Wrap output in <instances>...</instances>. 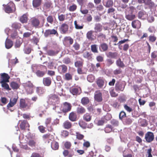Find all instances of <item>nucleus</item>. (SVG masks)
I'll list each match as a JSON object with an SVG mask.
<instances>
[{
    "instance_id": "1",
    "label": "nucleus",
    "mask_w": 157,
    "mask_h": 157,
    "mask_svg": "<svg viewBox=\"0 0 157 157\" xmlns=\"http://www.w3.org/2000/svg\"><path fill=\"white\" fill-rule=\"evenodd\" d=\"M72 107V105L70 103L67 102H64L61 105V111L63 113H66L71 110Z\"/></svg>"
},
{
    "instance_id": "2",
    "label": "nucleus",
    "mask_w": 157,
    "mask_h": 157,
    "mask_svg": "<svg viewBox=\"0 0 157 157\" xmlns=\"http://www.w3.org/2000/svg\"><path fill=\"white\" fill-rule=\"evenodd\" d=\"M126 84L124 82L118 81L117 82L115 86V90L118 92L123 91L124 90Z\"/></svg>"
},
{
    "instance_id": "3",
    "label": "nucleus",
    "mask_w": 157,
    "mask_h": 157,
    "mask_svg": "<svg viewBox=\"0 0 157 157\" xmlns=\"http://www.w3.org/2000/svg\"><path fill=\"white\" fill-rule=\"evenodd\" d=\"M29 24L33 27L38 28L40 24L39 19L36 17H33L30 18L29 21Z\"/></svg>"
},
{
    "instance_id": "4",
    "label": "nucleus",
    "mask_w": 157,
    "mask_h": 157,
    "mask_svg": "<svg viewBox=\"0 0 157 157\" xmlns=\"http://www.w3.org/2000/svg\"><path fill=\"white\" fill-rule=\"evenodd\" d=\"M25 89L28 94H32L33 92V84L30 81L26 83L24 85Z\"/></svg>"
},
{
    "instance_id": "5",
    "label": "nucleus",
    "mask_w": 157,
    "mask_h": 157,
    "mask_svg": "<svg viewBox=\"0 0 157 157\" xmlns=\"http://www.w3.org/2000/svg\"><path fill=\"white\" fill-rule=\"evenodd\" d=\"M15 9V5L13 3H9L5 8V11L8 13H12Z\"/></svg>"
},
{
    "instance_id": "6",
    "label": "nucleus",
    "mask_w": 157,
    "mask_h": 157,
    "mask_svg": "<svg viewBox=\"0 0 157 157\" xmlns=\"http://www.w3.org/2000/svg\"><path fill=\"white\" fill-rule=\"evenodd\" d=\"M154 139V135L152 132H148L145 134V139L147 143H150L152 142Z\"/></svg>"
},
{
    "instance_id": "7",
    "label": "nucleus",
    "mask_w": 157,
    "mask_h": 157,
    "mask_svg": "<svg viewBox=\"0 0 157 157\" xmlns=\"http://www.w3.org/2000/svg\"><path fill=\"white\" fill-rule=\"evenodd\" d=\"M31 104L28 105L26 103V101L24 99L21 98L20 100L19 106L21 109H29L31 107Z\"/></svg>"
},
{
    "instance_id": "8",
    "label": "nucleus",
    "mask_w": 157,
    "mask_h": 157,
    "mask_svg": "<svg viewBox=\"0 0 157 157\" xmlns=\"http://www.w3.org/2000/svg\"><path fill=\"white\" fill-rule=\"evenodd\" d=\"M10 77L6 73H3L0 74V83L9 82Z\"/></svg>"
},
{
    "instance_id": "9",
    "label": "nucleus",
    "mask_w": 157,
    "mask_h": 157,
    "mask_svg": "<svg viewBox=\"0 0 157 157\" xmlns=\"http://www.w3.org/2000/svg\"><path fill=\"white\" fill-rule=\"evenodd\" d=\"M58 35L57 31L56 30L53 29H48L46 30L44 33V36L45 37H48L50 35Z\"/></svg>"
},
{
    "instance_id": "10",
    "label": "nucleus",
    "mask_w": 157,
    "mask_h": 157,
    "mask_svg": "<svg viewBox=\"0 0 157 157\" xmlns=\"http://www.w3.org/2000/svg\"><path fill=\"white\" fill-rule=\"evenodd\" d=\"M19 122H21L20 123L19 126L21 130H25L26 128H29V124L26 120H20Z\"/></svg>"
},
{
    "instance_id": "11",
    "label": "nucleus",
    "mask_w": 157,
    "mask_h": 157,
    "mask_svg": "<svg viewBox=\"0 0 157 157\" xmlns=\"http://www.w3.org/2000/svg\"><path fill=\"white\" fill-rule=\"evenodd\" d=\"M95 100L98 102H101L102 100V93L100 90H96L94 93Z\"/></svg>"
},
{
    "instance_id": "12",
    "label": "nucleus",
    "mask_w": 157,
    "mask_h": 157,
    "mask_svg": "<svg viewBox=\"0 0 157 157\" xmlns=\"http://www.w3.org/2000/svg\"><path fill=\"white\" fill-rule=\"evenodd\" d=\"M131 25L133 28L138 29L141 27V22L139 20H135L132 21Z\"/></svg>"
},
{
    "instance_id": "13",
    "label": "nucleus",
    "mask_w": 157,
    "mask_h": 157,
    "mask_svg": "<svg viewBox=\"0 0 157 157\" xmlns=\"http://www.w3.org/2000/svg\"><path fill=\"white\" fill-rule=\"evenodd\" d=\"M147 16L148 15L146 12L145 11L142 10L139 12L137 16L139 19L144 20L147 18Z\"/></svg>"
},
{
    "instance_id": "14",
    "label": "nucleus",
    "mask_w": 157,
    "mask_h": 157,
    "mask_svg": "<svg viewBox=\"0 0 157 157\" xmlns=\"http://www.w3.org/2000/svg\"><path fill=\"white\" fill-rule=\"evenodd\" d=\"M58 72L61 74L65 73L67 70V67L64 64L59 66L58 67Z\"/></svg>"
},
{
    "instance_id": "15",
    "label": "nucleus",
    "mask_w": 157,
    "mask_h": 157,
    "mask_svg": "<svg viewBox=\"0 0 157 157\" xmlns=\"http://www.w3.org/2000/svg\"><path fill=\"white\" fill-rule=\"evenodd\" d=\"M68 30V26L66 23L62 24L60 28V30L62 33L66 34L67 33Z\"/></svg>"
},
{
    "instance_id": "16",
    "label": "nucleus",
    "mask_w": 157,
    "mask_h": 157,
    "mask_svg": "<svg viewBox=\"0 0 157 157\" xmlns=\"http://www.w3.org/2000/svg\"><path fill=\"white\" fill-rule=\"evenodd\" d=\"M52 83V80L49 77H46L43 78V84L47 86H50Z\"/></svg>"
},
{
    "instance_id": "17",
    "label": "nucleus",
    "mask_w": 157,
    "mask_h": 157,
    "mask_svg": "<svg viewBox=\"0 0 157 157\" xmlns=\"http://www.w3.org/2000/svg\"><path fill=\"white\" fill-rule=\"evenodd\" d=\"M86 112L85 108L82 106L79 105L76 109V112L78 114H82Z\"/></svg>"
},
{
    "instance_id": "18",
    "label": "nucleus",
    "mask_w": 157,
    "mask_h": 157,
    "mask_svg": "<svg viewBox=\"0 0 157 157\" xmlns=\"http://www.w3.org/2000/svg\"><path fill=\"white\" fill-rule=\"evenodd\" d=\"M69 119L71 121L74 122L77 120V116L74 112H72L70 113L69 115Z\"/></svg>"
},
{
    "instance_id": "19",
    "label": "nucleus",
    "mask_w": 157,
    "mask_h": 157,
    "mask_svg": "<svg viewBox=\"0 0 157 157\" xmlns=\"http://www.w3.org/2000/svg\"><path fill=\"white\" fill-rule=\"evenodd\" d=\"M93 54L88 51H85L83 52V56L85 58L87 59L88 60H91L92 58Z\"/></svg>"
},
{
    "instance_id": "20",
    "label": "nucleus",
    "mask_w": 157,
    "mask_h": 157,
    "mask_svg": "<svg viewBox=\"0 0 157 157\" xmlns=\"http://www.w3.org/2000/svg\"><path fill=\"white\" fill-rule=\"evenodd\" d=\"M96 83L99 88H102L104 85V80L101 78H99L97 79Z\"/></svg>"
},
{
    "instance_id": "21",
    "label": "nucleus",
    "mask_w": 157,
    "mask_h": 157,
    "mask_svg": "<svg viewBox=\"0 0 157 157\" xmlns=\"http://www.w3.org/2000/svg\"><path fill=\"white\" fill-rule=\"evenodd\" d=\"M95 33L99 32L102 30V26L100 23H97L95 24L94 28Z\"/></svg>"
},
{
    "instance_id": "22",
    "label": "nucleus",
    "mask_w": 157,
    "mask_h": 157,
    "mask_svg": "<svg viewBox=\"0 0 157 157\" xmlns=\"http://www.w3.org/2000/svg\"><path fill=\"white\" fill-rule=\"evenodd\" d=\"M93 31L90 30L87 32L86 33V36L87 38L90 40L93 41L94 40V36L93 35Z\"/></svg>"
},
{
    "instance_id": "23",
    "label": "nucleus",
    "mask_w": 157,
    "mask_h": 157,
    "mask_svg": "<svg viewBox=\"0 0 157 157\" xmlns=\"http://www.w3.org/2000/svg\"><path fill=\"white\" fill-rule=\"evenodd\" d=\"M5 44L6 48L7 49H9L11 48L13 46V42L9 39L7 38Z\"/></svg>"
},
{
    "instance_id": "24",
    "label": "nucleus",
    "mask_w": 157,
    "mask_h": 157,
    "mask_svg": "<svg viewBox=\"0 0 157 157\" xmlns=\"http://www.w3.org/2000/svg\"><path fill=\"white\" fill-rule=\"evenodd\" d=\"M108 47L107 44L105 43H102L100 46L99 48L101 51L105 52L108 49Z\"/></svg>"
},
{
    "instance_id": "25",
    "label": "nucleus",
    "mask_w": 157,
    "mask_h": 157,
    "mask_svg": "<svg viewBox=\"0 0 157 157\" xmlns=\"http://www.w3.org/2000/svg\"><path fill=\"white\" fill-rule=\"evenodd\" d=\"M20 21L22 23H26L28 20V16L26 14H24L20 18Z\"/></svg>"
},
{
    "instance_id": "26",
    "label": "nucleus",
    "mask_w": 157,
    "mask_h": 157,
    "mask_svg": "<svg viewBox=\"0 0 157 157\" xmlns=\"http://www.w3.org/2000/svg\"><path fill=\"white\" fill-rule=\"evenodd\" d=\"M36 92L38 95H40L44 93L45 90L43 87L39 86L36 87Z\"/></svg>"
},
{
    "instance_id": "27",
    "label": "nucleus",
    "mask_w": 157,
    "mask_h": 157,
    "mask_svg": "<svg viewBox=\"0 0 157 157\" xmlns=\"http://www.w3.org/2000/svg\"><path fill=\"white\" fill-rule=\"evenodd\" d=\"M106 56L108 57L115 59L118 56V53L116 52H109L106 54Z\"/></svg>"
},
{
    "instance_id": "28",
    "label": "nucleus",
    "mask_w": 157,
    "mask_h": 157,
    "mask_svg": "<svg viewBox=\"0 0 157 157\" xmlns=\"http://www.w3.org/2000/svg\"><path fill=\"white\" fill-rule=\"evenodd\" d=\"M42 0H33V7L36 8L39 7L41 4Z\"/></svg>"
},
{
    "instance_id": "29",
    "label": "nucleus",
    "mask_w": 157,
    "mask_h": 157,
    "mask_svg": "<svg viewBox=\"0 0 157 157\" xmlns=\"http://www.w3.org/2000/svg\"><path fill=\"white\" fill-rule=\"evenodd\" d=\"M63 126L65 129H69L71 127L72 124L68 121H66L63 123Z\"/></svg>"
},
{
    "instance_id": "30",
    "label": "nucleus",
    "mask_w": 157,
    "mask_h": 157,
    "mask_svg": "<svg viewBox=\"0 0 157 157\" xmlns=\"http://www.w3.org/2000/svg\"><path fill=\"white\" fill-rule=\"evenodd\" d=\"M139 123L140 126L146 127L147 125V122L145 119H140L139 121Z\"/></svg>"
},
{
    "instance_id": "31",
    "label": "nucleus",
    "mask_w": 157,
    "mask_h": 157,
    "mask_svg": "<svg viewBox=\"0 0 157 157\" xmlns=\"http://www.w3.org/2000/svg\"><path fill=\"white\" fill-rule=\"evenodd\" d=\"M144 3L145 5L148 6L150 8H152L155 6V4L151 0H146L144 2Z\"/></svg>"
},
{
    "instance_id": "32",
    "label": "nucleus",
    "mask_w": 157,
    "mask_h": 157,
    "mask_svg": "<svg viewBox=\"0 0 157 157\" xmlns=\"http://www.w3.org/2000/svg\"><path fill=\"white\" fill-rule=\"evenodd\" d=\"M81 102L82 105H84L88 104L90 102V100L88 97H84L82 98Z\"/></svg>"
},
{
    "instance_id": "33",
    "label": "nucleus",
    "mask_w": 157,
    "mask_h": 157,
    "mask_svg": "<svg viewBox=\"0 0 157 157\" xmlns=\"http://www.w3.org/2000/svg\"><path fill=\"white\" fill-rule=\"evenodd\" d=\"M51 147L54 150H57L59 148V145L58 143L55 141H53L51 143Z\"/></svg>"
},
{
    "instance_id": "34",
    "label": "nucleus",
    "mask_w": 157,
    "mask_h": 157,
    "mask_svg": "<svg viewBox=\"0 0 157 157\" xmlns=\"http://www.w3.org/2000/svg\"><path fill=\"white\" fill-rule=\"evenodd\" d=\"M114 62V61L111 59H108L105 61V65L106 67H109L113 64Z\"/></svg>"
},
{
    "instance_id": "35",
    "label": "nucleus",
    "mask_w": 157,
    "mask_h": 157,
    "mask_svg": "<svg viewBox=\"0 0 157 157\" xmlns=\"http://www.w3.org/2000/svg\"><path fill=\"white\" fill-rule=\"evenodd\" d=\"M83 63V60L81 59V61H77L75 63V66L77 68L82 67Z\"/></svg>"
},
{
    "instance_id": "36",
    "label": "nucleus",
    "mask_w": 157,
    "mask_h": 157,
    "mask_svg": "<svg viewBox=\"0 0 157 157\" xmlns=\"http://www.w3.org/2000/svg\"><path fill=\"white\" fill-rule=\"evenodd\" d=\"M91 116L88 113H86L83 116V119L86 122L90 121L91 119Z\"/></svg>"
},
{
    "instance_id": "37",
    "label": "nucleus",
    "mask_w": 157,
    "mask_h": 157,
    "mask_svg": "<svg viewBox=\"0 0 157 157\" xmlns=\"http://www.w3.org/2000/svg\"><path fill=\"white\" fill-rule=\"evenodd\" d=\"M27 144L31 147H35L36 146V142L33 140H30L27 142Z\"/></svg>"
},
{
    "instance_id": "38",
    "label": "nucleus",
    "mask_w": 157,
    "mask_h": 157,
    "mask_svg": "<svg viewBox=\"0 0 157 157\" xmlns=\"http://www.w3.org/2000/svg\"><path fill=\"white\" fill-rule=\"evenodd\" d=\"M125 17L129 21H132L135 18L136 15L133 14H128L126 15Z\"/></svg>"
},
{
    "instance_id": "39",
    "label": "nucleus",
    "mask_w": 157,
    "mask_h": 157,
    "mask_svg": "<svg viewBox=\"0 0 157 157\" xmlns=\"http://www.w3.org/2000/svg\"><path fill=\"white\" fill-rule=\"evenodd\" d=\"M64 40L66 43H69L70 45L72 44L73 43V40L70 36L65 37Z\"/></svg>"
},
{
    "instance_id": "40",
    "label": "nucleus",
    "mask_w": 157,
    "mask_h": 157,
    "mask_svg": "<svg viewBox=\"0 0 157 157\" xmlns=\"http://www.w3.org/2000/svg\"><path fill=\"white\" fill-rule=\"evenodd\" d=\"M113 2L112 0H106L104 4L105 7L109 8L112 6L113 5Z\"/></svg>"
},
{
    "instance_id": "41",
    "label": "nucleus",
    "mask_w": 157,
    "mask_h": 157,
    "mask_svg": "<svg viewBox=\"0 0 157 157\" xmlns=\"http://www.w3.org/2000/svg\"><path fill=\"white\" fill-rule=\"evenodd\" d=\"M113 129V127L111 125L108 124L106 125L104 128V131L106 133H109L111 132Z\"/></svg>"
},
{
    "instance_id": "42",
    "label": "nucleus",
    "mask_w": 157,
    "mask_h": 157,
    "mask_svg": "<svg viewBox=\"0 0 157 157\" xmlns=\"http://www.w3.org/2000/svg\"><path fill=\"white\" fill-rule=\"evenodd\" d=\"M64 79L67 81L71 80L72 79V75L69 73H67L65 74Z\"/></svg>"
},
{
    "instance_id": "43",
    "label": "nucleus",
    "mask_w": 157,
    "mask_h": 157,
    "mask_svg": "<svg viewBox=\"0 0 157 157\" xmlns=\"http://www.w3.org/2000/svg\"><path fill=\"white\" fill-rule=\"evenodd\" d=\"M91 51L94 53H98L97 45L96 44H92L91 46Z\"/></svg>"
},
{
    "instance_id": "44",
    "label": "nucleus",
    "mask_w": 157,
    "mask_h": 157,
    "mask_svg": "<svg viewBox=\"0 0 157 157\" xmlns=\"http://www.w3.org/2000/svg\"><path fill=\"white\" fill-rule=\"evenodd\" d=\"M116 64L119 67L123 68L125 67V65L123 62L121 61L120 58L119 59L116 61Z\"/></svg>"
},
{
    "instance_id": "45",
    "label": "nucleus",
    "mask_w": 157,
    "mask_h": 157,
    "mask_svg": "<svg viewBox=\"0 0 157 157\" xmlns=\"http://www.w3.org/2000/svg\"><path fill=\"white\" fill-rule=\"evenodd\" d=\"M74 25L75 29H82L84 26V25L82 24L81 25H80L79 24H78L76 21H75Z\"/></svg>"
},
{
    "instance_id": "46",
    "label": "nucleus",
    "mask_w": 157,
    "mask_h": 157,
    "mask_svg": "<svg viewBox=\"0 0 157 157\" xmlns=\"http://www.w3.org/2000/svg\"><path fill=\"white\" fill-rule=\"evenodd\" d=\"M45 73L44 71L40 70H37L36 72V75L39 77H43L45 75Z\"/></svg>"
},
{
    "instance_id": "47",
    "label": "nucleus",
    "mask_w": 157,
    "mask_h": 157,
    "mask_svg": "<svg viewBox=\"0 0 157 157\" xmlns=\"http://www.w3.org/2000/svg\"><path fill=\"white\" fill-rule=\"evenodd\" d=\"M77 8V6L75 4H73L71 5L69 7L67 8V9L71 12H74L76 10Z\"/></svg>"
},
{
    "instance_id": "48",
    "label": "nucleus",
    "mask_w": 157,
    "mask_h": 157,
    "mask_svg": "<svg viewBox=\"0 0 157 157\" xmlns=\"http://www.w3.org/2000/svg\"><path fill=\"white\" fill-rule=\"evenodd\" d=\"M21 24L20 23L14 22L12 25V27L15 29H19L20 28Z\"/></svg>"
},
{
    "instance_id": "49",
    "label": "nucleus",
    "mask_w": 157,
    "mask_h": 157,
    "mask_svg": "<svg viewBox=\"0 0 157 157\" xmlns=\"http://www.w3.org/2000/svg\"><path fill=\"white\" fill-rule=\"evenodd\" d=\"M58 98V96L57 95L54 94H51L49 96V100L52 101L55 100Z\"/></svg>"
},
{
    "instance_id": "50",
    "label": "nucleus",
    "mask_w": 157,
    "mask_h": 157,
    "mask_svg": "<svg viewBox=\"0 0 157 157\" xmlns=\"http://www.w3.org/2000/svg\"><path fill=\"white\" fill-rule=\"evenodd\" d=\"M109 93L111 96L112 97H115L118 95V94L115 92L114 88H111L109 90Z\"/></svg>"
},
{
    "instance_id": "51",
    "label": "nucleus",
    "mask_w": 157,
    "mask_h": 157,
    "mask_svg": "<svg viewBox=\"0 0 157 157\" xmlns=\"http://www.w3.org/2000/svg\"><path fill=\"white\" fill-rule=\"evenodd\" d=\"M10 86L13 89H17L19 88L18 84L16 82H12L11 83Z\"/></svg>"
},
{
    "instance_id": "52",
    "label": "nucleus",
    "mask_w": 157,
    "mask_h": 157,
    "mask_svg": "<svg viewBox=\"0 0 157 157\" xmlns=\"http://www.w3.org/2000/svg\"><path fill=\"white\" fill-rule=\"evenodd\" d=\"M78 124L83 129H85L87 127V123L83 121H80L78 122Z\"/></svg>"
},
{
    "instance_id": "53",
    "label": "nucleus",
    "mask_w": 157,
    "mask_h": 157,
    "mask_svg": "<svg viewBox=\"0 0 157 157\" xmlns=\"http://www.w3.org/2000/svg\"><path fill=\"white\" fill-rule=\"evenodd\" d=\"M7 82H3L0 83L1 84L2 87L4 89L6 90H10L11 89L10 88L9 85L7 83Z\"/></svg>"
},
{
    "instance_id": "54",
    "label": "nucleus",
    "mask_w": 157,
    "mask_h": 157,
    "mask_svg": "<svg viewBox=\"0 0 157 157\" xmlns=\"http://www.w3.org/2000/svg\"><path fill=\"white\" fill-rule=\"evenodd\" d=\"M76 138L79 140H82L84 138V136L78 132H76Z\"/></svg>"
},
{
    "instance_id": "55",
    "label": "nucleus",
    "mask_w": 157,
    "mask_h": 157,
    "mask_svg": "<svg viewBox=\"0 0 157 157\" xmlns=\"http://www.w3.org/2000/svg\"><path fill=\"white\" fill-rule=\"evenodd\" d=\"M151 56L152 59L157 61V51H154L152 52Z\"/></svg>"
},
{
    "instance_id": "56",
    "label": "nucleus",
    "mask_w": 157,
    "mask_h": 157,
    "mask_svg": "<svg viewBox=\"0 0 157 157\" xmlns=\"http://www.w3.org/2000/svg\"><path fill=\"white\" fill-rule=\"evenodd\" d=\"M70 91L74 95H76L78 94V89L77 88H72L70 90Z\"/></svg>"
},
{
    "instance_id": "57",
    "label": "nucleus",
    "mask_w": 157,
    "mask_h": 157,
    "mask_svg": "<svg viewBox=\"0 0 157 157\" xmlns=\"http://www.w3.org/2000/svg\"><path fill=\"white\" fill-rule=\"evenodd\" d=\"M64 145L66 149H68L71 148V144L70 142L66 141L65 142Z\"/></svg>"
},
{
    "instance_id": "58",
    "label": "nucleus",
    "mask_w": 157,
    "mask_h": 157,
    "mask_svg": "<svg viewBox=\"0 0 157 157\" xmlns=\"http://www.w3.org/2000/svg\"><path fill=\"white\" fill-rule=\"evenodd\" d=\"M51 134L47 133L43 135L42 138L43 140L45 141L47 140L50 138Z\"/></svg>"
},
{
    "instance_id": "59",
    "label": "nucleus",
    "mask_w": 157,
    "mask_h": 157,
    "mask_svg": "<svg viewBox=\"0 0 157 157\" xmlns=\"http://www.w3.org/2000/svg\"><path fill=\"white\" fill-rule=\"evenodd\" d=\"M63 63L66 64H68L71 63V61L70 58L66 57L63 59Z\"/></svg>"
},
{
    "instance_id": "60",
    "label": "nucleus",
    "mask_w": 157,
    "mask_h": 157,
    "mask_svg": "<svg viewBox=\"0 0 157 157\" xmlns=\"http://www.w3.org/2000/svg\"><path fill=\"white\" fill-rule=\"evenodd\" d=\"M87 79L89 82H92L95 79V77L92 75H90L88 76Z\"/></svg>"
},
{
    "instance_id": "61",
    "label": "nucleus",
    "mask_w": 157,
    "mask_h": 157,
    "mask_svg": "<svg viewBox=\"0 0 157 157\" xmlns=\"http://www.w3.org/2000/svg\"><path fill=\"white\" fill-rule=\"evenodd\" d=\"M47 53L48 55L49 56H54L56 55L58 53L53 50H49L47 51Z\"/></svg>"
},
{
    "instance_id": "62",
    "label": "nucleus",
    "mask_w": 157,
    "mask_h": 157,
    "mask_svg": "<svg viewBox=\"0 0 157 157\" xmlns=\"http://www.w3.org/2000/svg\"><path fill=\"white\" fill-rule=\"evenodd\" d=\"M111 118V115L110 114L107 113L102 118L104 120H105L107 121L110 120Z\"/></svg>"
},
{
    "instance_id": "63",
    "label": "nucleus",
    "mask_w": 157,
    "mask_h": 157,
    "mask_svg": "<svg viewBox=\"0 0 157 157\" xmlns=\"http://www.w3.org/2000/svg\"><path fill=\"white\" fill-rule=\"evenodd\" d=\"M126 117V114L125 112L124 111H121L120 112L119 115V118L121 120L122 119Z\"/></svg>"
},
{
    "instance_id": "64",
    "label": "nucleus",
    "mask_w": 157,
    "mask_h": 157,
    "mask_svg": "<svg viewBox=\"0 0 157 157\" xmlns=\"http://www.w3.org/2000/svg\"><path fill=\"white\" fill-rule=\"evenodd\" d=\"M47 22L51 23L52 24L54 21V19L52 16L49 15L47 18Z\"/></svg>"
}]
</instances>
